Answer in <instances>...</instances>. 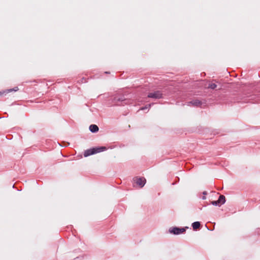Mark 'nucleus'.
<instances>
[{"instance_id":"nucleus-13","label":"nucleus","mask_w":260,"mask_h":260,"mask_svg":"<svg viewBox=\"0 0 260 260\" xmlns=\"http://www.w3.org/2000/svg\"><path fill=\"white\" fill-rule=\"evenodd\" d=\"M247 97L249 98L248 100L250 101V100H254L256 96L255 95H250L249 96H248Z\"/></svg>"},{"instance_id":"nucleus-12","label":"nucleus","mask_w":260,"mask_h":260,"mask_svg":"<svg viewBox=\"0 0 260 260\" xmlns=\"http://www.w3.org/2000/svg\"><path fill=\"white\" fill-rule=\"evenodd\" d=\"M208 87L211 89H214L217 87V85L215 83H211L209 84Z\"/></svg>"},{"instance_id":"nucleus-17","label":"nucleus","mask_w":260,"mask_h":260,"mask_svg":"<svg viewBox=\"0 0 260 260\" xmlns=\"http://www.w3.org/2000/svg\"><path fill=\"white\" fill-rule=\"evenodd\" d=\"M80 258V257H79V256H77L75 258H74V259H75V260H76V259H78V258Z\"/></svg>"},{"instance_id":"nucleus-22","label":"nucleus","mask_w":260,"mask_h":260,"mask_svg":"<svg viewBox=\"0 0 260 260\" xmlns=\"http://www.w3.org/2000/svg\"><path fill=\"white\" fill-rule=\"evenodd\" d=\"M260 230H258V231H257V233H258V231H259Z\"/></svg>"},{"instance_id":"nucleus-9","label":"nucleus","mask_w":260,"mask_h":260,"mask_svg":"<svg viewBox=\"0 0 260 260\" xmlns=\"http://www.w3.org/2000/svg\"><path fill=\"white\" fill-rule=\"evenodd\" d=\"M201 225L199 221H195L192 223V227L193 230H197L199 228Z\"/></svg>"},{"instance_id":"nucleus-1","label":"nucleus","mask_w":260,"mask_h":260,"mask_svg":"<svg viewBox=\"0 0 260 260\" xmlns=\"http://www.w3.org/2000/svg\"><path fill=\"white\" fill-rule=\"evenodd\" d=\"M107 149V148L105 146L92 147L84 151V156L88 157L90 155L104 151Z\"/></svg>"},{"instance_id":"nucleus-11","label":"nucleus","mask_w":260,"mask_h":260,"mask_svg":"<svg viewBox=\"0 0 260 260\" xmlns=\"http://www.w3.org/2000/svg\"><path fill=\"white\" fill-rule=\"evenodd\" d=\"M153 105V104H149L146 105V106L141 107L140 109V110H149V108H150V107L151 106V105Z\"/></svg>"},{"instance_id":"nucleus-5","label":"nucleus","mask_w":260,"mask_h":260,"mask_svg":"<svg viewBox=\"0 0 260 260\" xmlns=\"http://www.w3.org/2000/svg\"><path fill=\"white\" fill-rule=\"evenodd\" d=\"M225 201V197L223 195H220L217 201H212L211 204L214 206H219V204H224Z\"/></svg>"},{"instance_id":"nucleus-18","label":"nucleus","mask_w":260,"mask_h":260,"mask_svg":"<svg viewBox=\"0 0 260 260\" xmlns=\"http://www.w3.org/2000/svg\"><path fill=\"white\" fill-rule=\"evenodd\" d=\"M206 199V197L205 196H204L203 197H202V199L203 200H205Z\"/></svg>"},{"instance_id":"nucleus-21","label":"nucleus","mask_w":260,"mask_h":260,"mask_svg":"<svg viewBox=\"0 0 260 260\" xmlns=\"http://www.w3.org/2000/svg\"><path fill=\"white\" fill-rule=\"evenodd\" d=\"M260 230H258V231H257V233H258V231H259Z\"/></svg>"},{"instance_id":"nucleus-14","label":"nucleus","mask_w":260,"mask_h":260,"mask_svg":"<svg viewBox=\"0 0 260 260\" xmlns=\"http://www.w3.org/2000/svg\"><path fill=\"white\" fill-rule=\"evenodd\" d=\"M86 82V79L84 78H82V82L83 83V82Z\"/></svg>"},{"instance_id":"nucleus-3","label":"nucleus","mask_w":260,"mask_h":260,"mask_svg":"<svg viewBox=\"0 0 260 260\" xmlns=\"http://www.w3.org/2000/svg\"><path fill=\"white\" fill-rule=\"evenodd\" d=\"M188 227L187 226L185 228H178L176 226L172 227L169 229V233L175 235H179L184 233L186 229Z\"/></svg>"},{"instance_id":"nucleus-6","label":"nucleus","mask_w":260,"mask_h":260,"mask_svg":"<svg viewBox=\"0 0 260 260\" xmlns=\"http://www.w3.org/2000/svg\"><path fill=\"white\" fill-rule=\"evenodd\" d=\"M148 97L152 99H160L162 97V93L160 91H156L154 92L149 93Z\"/></svg>"},{"instance_id":"nucleus-2","label":"nucleus","mask_w":260,"mask_h":260,"mask_svg":"<svg viewBox=\"0 0 260 260\" xmlns=\"http://www.w3.org/2000/svg\"><path fill=\"white\" fill-rule=\"evenodd\" d=\"M126 96V94L118 93L114 95L112 99V101L115 103L117 102H121L122 105H126L129 102V100Z\"/></svg>"},{"instance_id":"nucleus-4","label":"nucleus","mask_w":260,"mask_h":260,"mask_svg":"<svg viewBox=\"0 0 260 260\" xmlns=\"http://www.w3.org/2000/svg\"><path fill=\"white\" fill-rule=\"evenodd\" d=\"M134 183L138 185L140 188H142L146 184V180L144 177H136L133 179Z\"/></svg>"},{"instance_id":"nucleus-16","label":"nucleus","mask_w":260,"mask_h":260,"mask_svg":"<svg viewBox=\"0 0 260 260\" xmlns=\"http://www.w3.org/2000/svg\"><path fill=\"white\" fill-rule=\"evenodd\" d=\"M203 193V194H204V196H205V195H206V194H207V192H206V191H204Z\"/></svg>"},{"instance_id":"nucleus-10","label":"nucleus","mask_w":260,"mask_h":260,"mask_svg":"<svg viewBox=\"0 0 260 260\" xmlns=\"http://www.w3.org/2000/svg\"><path fill=\"white\" fill-rule=\"evenodd\" d=\"M19 90V88L18 87H15L13 88H11V89H8L6 91H4L3 92H4V93H9V92H10L11 91H17Z\"/></svg>"},{"instance_id":"nucleus-19","label":"nucleus","mask_w":260,"mask_h":260,"mask_svg":"<svg viewBox=\"0 0 260 260\" xmlns=\"http://www.w3.org/2000/svg\"><path fill=\"white\" fill-rule=\"evenodd\" d=\"M105 74H110V72H105Z\"/></svg>"},{"instance_id":"nucleus-8","label":"nucleus","mask_w":260,"mask_h":260,"mask_svg":"<svg viewBox=\"0 0 260 260\" xmlns=\"http://www.w3.org/2000/svg\"><path fill=\"white\" fill-rule=\"evenodd\" d=\"M189 103L196 107L200 106L202 105L201 102L198 100H193L190 102Z\"/></svg>"},{"instance_id":"nucleus-15","label":"nucleus","mask_w":260,"mask_h":260,"mask_svg":"<svg viewBox=\"0 0 260 260\" xmlns=\"http://www.w3.org/2000/svg\"><path fill=\"white\" fill-rule=\"evenodd\" d=\"M4 94V92H2V91H0V96L3 95Z\"/></svg>"},{"instance_id":"nucleus-20","label":"nucleus","mask_w":260,"mask_h":260,"mask_svg":"<svg viewBox=\"0 0 260 260\" xmlns=\"http://www.w3.org/2000/svg\"><path fill=\"white\" fill-rule=\"evenodd\" d=\"M14 187H15V185L14 184V185H13V188H14Z\"/></svg>"},{"instance_id":"nucleus-7","label":"nucleus","mask_w":260,"mask_h":260,"mask_svg":"<svg viewBox=\"0 0 260 260\" xmlns=\"http://www.w3.org/2000/svg\"><path fill=\"white\" fill-rule=\"evenodd\" d=\"M89 131L92 133H95L99 130V127L95 124H91L89 127Z\"/></svg>"}]
</instances>
